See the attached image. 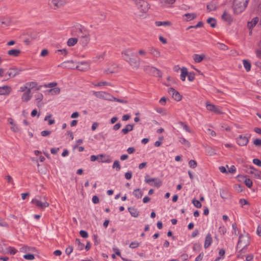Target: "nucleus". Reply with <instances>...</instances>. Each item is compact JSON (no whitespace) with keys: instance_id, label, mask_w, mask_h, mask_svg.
<instances>
[{"instance_id":"4c0bfd02","label":"nucleus","mask_w":261,"mask_h":261,"mask_svg":"<svg viewBox=\"0 0 261 261\" xmlns=\"http://www.w3.org/2000/svg\"><path fill=\"white\" fill-rule=\"evenodd\" d=\"M75 243L77 245V248L79 250H82L84 248V244L82 243L79 239H76Z\"/></svg>"},{"instance_id":"9d476101","label":"nucleus","mask_w":261,"mask_h":261,"mask_svg":"<svg viewBox=\"0 0 261 261\" xmlns=\"http://www.w3.org/2000/svg\"><path fill=\"white\" fill-rule=\"evenodd\" d=\"M168 92L169 94L172 95V97L177 101H180L182 99V96L180 94V93L175 90L173 88H170L168 90Z\"/></svg>"},{"instance_id":"72a5a7b5","label":"nucleus","mask_w":261,"mask_h":261,"mask_svg":"<svg viewBox=\"0 0 261 261\" xmlns=\"http://www.w3.org/2000/svg\"><path fill=\"white\" fill-rule=\"evenodd\" d=\"M128 210L130 215L134 217H137L139 216V212L134 207H129Z\"/></svg>"},{"instance_id":"58836bf2","label":"nucleus","mask_w":261,"mask_h":261,"mask_svg":"<svg viewBox=\"0 0 261 261\" xmlns=\"http://www.w3.org/2000/svg\"><path fill=\"white\" fill-rule=\"evenodd\" d=\"M207 23L210 24L212 28H215L216 25V20L214 18H208L206 20Z\"/></svg>"},{"instance_id":"ddd939ff","label":"nucleus","mask_w":261,"mask_h":261,"mask_svg":"<svg viewBox=\"0 0 261 261\" xmlns=\"http://www.w3.org/2000/svg\"><path fill=\"white\" fill-rule=\"evenodd\" d=\"M246 243H247L248 244V237L242 234L240 235L237 246V249H240V248H242L243 245Z\"/></svg>"},{"instance_id":"680f3d73","label":"nucleus","mask_w":261,"mask_h":261,"mask_svg":"<svg viewBox=\"0 0 261 261\" xmlns=\"http://www.w3.org/2000/svg\"><path fill=\"white\" fill-rule=\"evenodd\" d=\"M5 179L7 180V181L8 183L14 185L13 178L10 175H8L6 176Z\"/></svg>"},{"instance_id":"0e129e2a","label":"nucleus","mask_w":261,"mask_h":261,"mask_svg":"<svg viewBox=\"0 0 261 261\" xmlns=\"http://www.w3.org/2000/svg\"><path fill=\"white\" fill-rule=\"evenodd\" d=\"M81 236L84 238H87L88 237V234L87 231L82 230L80 231Z\"/></svg>"},{"instance_id":"c03bdc74","label":"nucleus","mask_w":261,"mask_h":261,"mask_svg":"<svg viewBox=\"0 0 261 261\" xmlns=\"http://www.w3.org/2000/svg\"><path fill=\"white\" fill-rule=\"evenodd\" d=\"M179 141L182 144L185 145L187 147H189L190 146V142L187 140L185 138L183 137H181L179 139Z\"/></svg>"},{"instance_id":"0eeeda50","label":"nucleus","mask_w":261,"mask_h":261,"mask_svg":"<svg viewBox=\"0 0 261 261\" xmlns=\"http://www.w3.org/2000/svg\"><path fill=\"white\" fill-rule=\"evenodd\" d=\"M250 137L251 135L249 134H246L245 135H240L236 139L237 142L239 146H246L249 142V140Z\"/></svg>"},{"instance_id":"49530a36","label":"nucleus","mask_w":261,"mask_h":261,"mask_svg":"<svg viewBox=\"0 0 261 261\" xmlns=\"http://www.w3.org/2000/svg\"><path fill=\"white\" fill-rule=\"evenodd\" d=\"M149 176L148 175H146L145 177V181L146 183L148 184H151V182L152 181H155L158 178H148Z\"/></svg>"},{"instance_id":"473e14b6","label":"nucleus","mask_w":261,"mask_h":261,"mask_svg":"<svg viewBox=\"0 0 261 261\" xmlns=\"http://www.w3.org/2000/svg\"><path fill=\"white\" fill-rule=\"evenodd\" d=\"M222 18L224 21L228 22L229 23H230L232 20L230 15L226 13V12H224L222 14Z\"/></svg>"},{"instance_id":"a19ab883","label":"nucleus","mask_w":261,"mask_h":261,"mask_svg":"<svg viewBox=\"0 0 261 261\" xmlns=\"http://www.w3.org/2000/svg\"><path fill=\"white\" fill-rule=\"evenodd\" d=\"M205 151L209 155H214L216 154V151L214 149L211 147H207L205 148Z\"/></svg>"},{"instance_id":"864d4df0","label":"nucleus","mask_w":261,"mask_h":261,"mask_svg":"<svg viewBox=\"0 0 261 261\" xmlns=\"http://www.w3.org/2000/svg\"><path fill=\"white\" fill-rule=\"evenodd\" d=\"M189 165L191 168L194 169L197 167V164L195 160H191L189 162Z\"/></svg>"},{"instance_id":"2eb2a0df","label":"nucleus","mask_w":261,"mask_h":261,"mask_svg":"<svg viewBox=\"0 0 261 261\" xmlns=\"http://www.w3.org/2000/svg\"><path fill=\"white\" fill-rule=\"evenodd\" d=\"M75 69L82 71H84L89 69V65L86 62H82L79 63L78 65H76Z\"/></svg>"},{"instance_id":"aec40b11","label":"nucleus","mask_w":261,"mask_h":261,"mask_svg":"<svg viewBox=\"0 0 261 261\" xmlns=\"http://www.w3.org/2000/svg\"><path fill=\"white\" fill-rule=\"evenodd\" d=\"M121 54L123 59L126 61V59H129L130 57L133 56L134 53L130 49H127L123 50Z\"/></svg>"},{"instance_id":"052dcab7","label":"nucleus","mask_w":261,"mask_h":261,"mask_svg":"<svg viewBox=\"0 0 261 261\" xmlns=\"http://www.w3.org/2000/svg\"><path fill=\"white\" fill-rule=\"evenodd\" d=\"M218 44L219 45L218 46V48L219 49L223 50H226L228 49V47L226 45L220 43H218Z\"/></svg>"},{"instance_id":"a18cd8bd","label":"nucleus","mask_w":261,"mask_h":261,"mask_svg":"<svg viewBox=\"0 0 261 261\" xmlns=\"http://www.w3.org/2000/svg\"><path fill=\"white\" fill-rule=\"evenodd\" d=\"M52 117V115L51 114L45 116L44 118V121H48V124L49 125H53L55 123V121L54 119H49Z\"/></svg>"},{"instance_id":"6e6d98bb","label":"nucleus","mask_w":261,"mask_h":261,"mask_svg":"<svg viewBox=\"0 0 261 261\" xmlns=\"http://www.w3.org/2000/svg\"><path fill=\"white\" fill-rule=\"evenodd\" d=\"M73 250V247L72 246H69L65 250L66 253L69 255Z\"/></svg>"},{"instance_id":"f03ea898","label":"nucleus","mask_w":261,"mask_h":261,"mask_svg":"<svg viewBox=\"0 0 261 261\" xmlns=\"http://www.w3.org/2000/svg\"><path fill=\"white\" fill-rule=\"evenodd\" d=\"M32 83V82L26 83L25 85L20 87V91L24 92L21 97L23 101H28L31 98L32 94L31 92L33 88L31 86Z\"/></svg>"},{"instance_id":"f257e3e1","label":"nucleus","mask_w":261,"mask_h":261,"mask_svg":"<svg viewBox=\"0 0 261 261\" xmlns=\"http://www.w3.org/2000/svg\"><path fill=\"white\" fill-rule=\"evenodd\" d=\"M249 0H233V10L236 14H240L246 8Z\"/></svg>"},{"instance_id":"79ce46f5","label":"nucleus","mask_w":261,"mask_h":261,"mask_svg":"<svg viewBox=\"0 0 261 261\" xmlns=\"http://www.w3.org/2000/svg\"><path fill=\"white\" fill-rule=\"evenodd\" d=\"M48 92L51 93L52 95H57L60 93V89L58 87H55L49 90Z\"/></svg>"},{"instance_id":"4be33fe9","label":"nucleus","mask_w":261,"mask_h":261,"mask_svg":"<svg viewBox=\"0 0 261 261\" xmlns=\"http://www.w3.org/2000/svg\"><path fill=\"white\" fill-rule=\"evenodd\" d=\"M43 96L42 94L40 93H37L35 95V97L36 100L37 101V106L39 108H41L43 105V103L42 102H41V101L43 99Z\"/></svg>"},{"instance_id":"4d7b16f0","label":"nucleus","mask_w":261,"mask_h":261,"mask_svg":"<svg viewBox=\"0 0 261 261\" xmlns=\"http://www.w3.org/2000/svg\"><path fill=\"white\" fill-rule=\"evenodd\" d=\"M140 245V243L137 242H133L129 244V247L131 248H136Z\"/></svg>"},{"instance_id":"9b49d317","label":"nucleus","mask_w":261,"mask_h":261,"mask_svg":"<svg viewBox=\"0 0 261 261\" xmlns=\"http://www.w3.org/2000/svg\"><path fill=\"white\" fill-rule=\"evenodd\" d=\"M126 61L132 66L133 68L138 69L140 66V61L133 56L130 57L129 59H126Z\"/></svg>"},{"instance_id":"c85d7f7f","label":"nucleus","mask_w":261,"mask_h":261,"mask_svg":"<svg viewBox=\"0 0 261 261\" xmlns=\"http://www.w3.org/2000/svg\"><path fill=\"white\" fill-rule=\"evenodd\" d=\"M206 7L209 11H215L217 9V3L215 2H212L207 5Z\"/></svg>"},{"instance_id":"09e8293b","label":"nucleus","mask_w":261,"mask_h":261,"mask_svg":"<svg viewBox=\"0 0 261 261\" xmlns=\"http://www.w3.org/2000/svg\"><path fill=\"white\" fill-rule=\"evenodd\" d=\"M179 124L183 127V128L187 132L191 133V131L188 126L184 122L180 121Z\"/></svg>"},{"instance_id":"4468645a","label":"nucleus","mask_w":261,"mask_h":261,"mask_svg":"<svg viewBox=\"0 0 261 261\" xmlns=\"http://www.w3.org/2000/svg\"><path fill=\"white\" fill-rule=\"evenodd\" d=\"M247 172L253 174L256 178L261 179V171L257 170L252 166L249 167Z\"/></svg>"},{"instance_id":"6e6552de","label":"nucleus","mask_w":261,"mask_h":261,"mask_svg":"<svg viewBox=\"0 0 261 261\" xmlns=\"http://www.w3.org/2000/svg\"><path fill=\"white\" fill-rule=\"evenodd\" d=\"M93 94L97 98L113 101V96L107 92L103 91L94 92Z\"/></svg>"},{"instance_id":"7c9ffc66","label":"nucleus","mask_w":261,"mask_h":261,"mask_svg":"<svg viewBox=\"0 0 261 261\" xmlns=\"http://www.w3.org/2000/svg\"><path fill=\"white\" fill-rule=\"evenodd\" d=\"M204 57L205 56L204 55L195 54L193 56V60L196 63H200L203 60Z\"/></svg>"},{"instance_id":"f704fd0d","label":"nucleus","mask_w":261,"mask_h":261,"mask_svg":"<svg viewBox=\"0 0 261 261\" xmlns=\"http://www.w3.org/2000/svg\"><path fill=\"white\" fill-rule=\"evenodd\" d=\"M134 195L138 199L141 198L143 195V192L140 189H136L133 192Z\"/></svg>"},{"instance_id":"cd10ccee","label":"nucleus","mask_w":261,"mask_h":261,"mask_svg":"<svg viewBox=\"0 0 261 261\" xmlns=\"http://www.w3.org/2000/svg\"><path fill=\"white\" fill-rule=\"evenodd\" d=\"M20 53V50L18 49H13L9 50L8 51V54L9 56L13 57H18Z\"/></svg>"},{"instance_id":"37998d69","label":"nucleus","mask_w":261,"mask_h":261,"mask_svg":"<svg viewBox=\"0 0 261 261\" xmlns=\"http://www.w3.org/2000/svg\"><path fill=\"white\" fill-rule=\"evenodd\" d=\"M93 85L94 86L99 87L102 86H112V84L110 83L107 82H99L98 83H93Z\"/></svg>"},{"instance_id":"3c124183","label":"nucleus","mask_w":261,"mask_h":261,"mask_svg":"<svg viewBox=\"0 0 261 261\" xmlns=\"http://www.w3.org/2000/svg\"><path fill=\"white\" fill-rule=\"evenodd\" d=\"M153 182L154 183L150 184V185L156 187L157 188L160 187L162 184V182L160 179H157L155 181Z\"/></svg>"},{"instance_id":"423d86ee","label":"nucleus","mask_w":261,"mask_h":261,"mask_svg":"<svg viewBox=\"0 0 261 261\" xmlns=\"http://www.w3.org/2000/svg\"><path fill=\"white\" fill-rule=\"evenodd\" d=\"M144 70L147 73L155 76L162 77L161 71L156 68L151 66H144L143 67Z\"/></svg>"},{"instance_id":"2f4dec72","label":"nucleus","mask_w":261,"mask_h":261,"mask_svg":"<svg viewBox=\"0 0 261 261\" xmlns=\"http://www.w3.org/2000/svg\"><path fill=\"white\" fill-rule=\"evenodd\" d=\"M188 74V70L186 67H183L181 69L180 79L182 81H185L186 77Z\"/></svg>"},{"instance_id":"bb28decb","label":"nucleus","mask_w":261,"mask_h":261,"mask_svg":"<svg viewBox=\"0 0 261 261\" xmlns=\"http://www.w3.org/2000/svg\"><path fill=\"white\" fill-rule=\"evenodd\" d=\"M106 56V53L103 52L99 55H97L95 57L93 58V61L95 62H101L105 59Z\"/></svg>"},{"instance_id":"a211bd4d","label":"nucleus","mask_w":261,"mask_h":261,"mask_svg":"<svg viewBox=\"0 0 261 261\" xmlns=\"http://www.w3.org/2000/svg\"><path fill=\"white\" fill-rule=\"evenodd\" d=\"M248 244L246 243L243 245L242 248H240V250L238 252L237 257L240 258H243L244 256V254L247 252V247Z\"/></svg>"},{"instance_id":"338daca9","label":"nucleus","mask_w":261,"mask_h":261,"mask_svg":"<svg viewBox=\"0 0 261 261\" xmlns=\"http://www.w3.org/2000/svg\"><path fill=\"white\" fill-rule=\"evenodd\" d=\"M11 129L14 132H18L19 130L18 126L15 123L13 125L11 126Z\"/></svg>"},{"instance_id":"de8ad7c7","label":"nucleus","mask_w":261,"mask_h":261,"mask_svg":"<svg viewBox=\"0 0 261 261\" xmlns=\"http://www.w3.org/2000/svg\"><path fill=\"white\" fill-rule=\"evenodd\" d=\"M113 168H116L117 171L120 170L121 167L120 165L119 161L118 160H116L114 161L113 165Z\"/></svg>"},{"instance_id":"c9c22d12","label":"nucleus","mask_w":261,"mask_h":261,"mask_svg":"<svg viewBox=\"0 0 261 261\" xmlns=\"http://www.w3.org/2000/svg\"><path fill=\"white\" fill-rule=\"evenodd\" d=\"M155 24L156 26L160 27L162 25L164 26H170L171 25V23L169 21H155Z\"/></svg>"},{"instance_id":"a878e982","label":"nucleus","mask_w":261,"mask_h":261,"mask_svg":"<svg viewBox=\"0 0 261 261\" xmlns=\"http://www.w3.org/2000/svg\"><path fill=\"white\" fill-rule=\"evenodd\" d=\"M184 16L186 17L185 20L187 21H191L196 18L197 15L196 13H186Z\"/></svg>"},{"instance_id":"b1692460","label":"nucleus","mask_w":261,"mask_h":261,"mask_svg":"<svg viewBox=\"0 0 261 261\" xmlns=\"http://www.w3.org/2000/svg\"><path fill=\"white\" fill-rule=\"evenodd\" d=\"M100 160H99V162L110 163L112 162L111 158L108 155L100 154Z\"/></svg>"},{"instance_id":"20e7f679","label":"nucleus","mask_w":261,"mask_h":261,"mask_svg":"<svg viewBox=\"0 0 261 261\" xmlns=\"http://www.w3.org/2000/svg\"><path fill=\"white\" fill-rule=\"evenodd\" d=\"M34 203H35L39 208L43 209L49 206L44 196H37L34 198Z\"/></svg>"},{"instance_id":"bf43d9fd","label":"nucleus","mask_w":261,"mask_h":261,"mask_svg":"<svg viewBox=\"0 0 261 261\" xmlns=\"http://www.w3.org/2000/svg\"><path fill=\"white\" fill-rule=\"evenodd\" d=\"M213 112L217 114H222L223 113L222 112L221 109L217 106L215 107V108H214V110L213 111Z\"/></svg>"},{"instance_id":"e2e57ef3","label":"nucleus","mask_w":261,"mask_h":261,"mask_svg":"<svg viewBox=\"0 0 261 261\" xmlns=\"http://www.w3.org/2000/svg\"><path fill=\"white\" fill-rule=\"evenodd\" d=\"M253 144L256 146L261 147V139H256L253 141Z\"/></svg>"},{"instance_id":"6ab92c4d","label":"nucleus","mask_w":261,"mask_h":261,"mask_svg":"<svg viewBox=\"0 0 261 261\" xmlns=\"http://www.w3.org/2000/svg\"><path fill=\"white\" fill-rule=\"evenodd\" d=\"M11 87L8 86L0 87V95H9L11 92Z\"/></svg>"},{"instance_id":"8fccbe9b","label":"nucleus","mask_w":261,"mask_h":261,"mask_svg":"<svg viewBox=\"0 0 261 261\" xmlns=\"http://www.w3.org/2000/svg\"><path fill=\"white\" fill-rule=\"evenodd\" d=\"M216 106L213 104L209 103L208 102L206 103V108L207 110L211 112H213Z\"/></svg>"},{"instance_id":"69168bd1","label":"nucleus","mask_w":261,"mask_h":261,"mask_svg":"<svg viewBox=\"0 0 261 261\" xmlns=\"http://www.w3.org/2000/svg\"><path fill=\"white\" fill-rule=\"evenodd\" d=\"M50 134L51 132L49 130H43L41 132V135L42 137L48 136Z\"/></svg>"},{"instance_id":"5fc2aeb1","label":"nucleus","mask_w":261,"mask_h":261,"mask_svg":"<svg viewBox=\"0 0 261 261\" xmlns=\"http://www.w3.org/2000/svg\"><path fill=\"white\" fill-rule=\"evenodd\" d=\"M244 182L247 187L250 188L252 186V180L249 178H246Z\"/></svg>"},{"instance_id":"c756f323","label":"nucleus","mask_w":261,"mask_h":261,"mask_svg":"<svg viewBox=\"0 0 261 261\" xmlns=\"http://www.w3.org/2000/svg\"><path fill=\"white\" fill-rule=\"evenodd\" d=\"M134 125L133 124H127L125 128H123L121 130V132L124 134H127L129 132L132 131L133 129Z\"/></svg>"},{"instance_id":"393cba45","label":"nucleus","mask_w":261,"mask_h":261,"mask_svg":"<svg viewBox=\"0 0 261 261\" xmlns=\"http://www.w3.org/2000/svg\"><path fill=\"white\" fill-rule=\"evenodd\" d=\"M212 242V238L211 234L210 233H208L205 240V242L204 244V247L205 249L207 248L211 244Z\"/></svg>"},{"instance_id":"1a4fd4ad","label":"nucleus","mask_w":261,"mask_h":261,"mask_svg":"<svg viewBox=\"0 0 261 261\" xmlns=\"http://www.w3.org/2000/svg\"><path fill=\"white\" fill-rule=\"evenodd\" d=\"M22 71V69L18 68H10L7 72V80L11 77H14L15 76L19 74Z\"/></svg>"},{"instance_id":"f8f14e48","label":"nucleus","mask_w":261,"mask_h":261,"mask_svg":"<svg viewBox=\"0 0 261 261\" xmlns=\"http://www.w3.org/2000/svg\"><path fill=\"white\" fill-rule=\"evenodd\" d=\"M259 20V18L257 17H254L252 20L250 21H248L247 23V27L249 30V35H251L252 32V30L253 28L256 25L257 23Z\"/></svg>"},{"instance_id":"39448f33","label":"nucleus","mask_w":261,"mask_h":261,"mask_svg":"<svg viewBox=\"0 0 261 261\" xmlns=\"http://www.w3.org/2000/svg\"><path fill=\"white\" fill-rule=\"evenodd\" d=\"M135 5L137 9L142 13H146L149 9V4L144 0H135Z\"/></svg>"},{"instance_id":"5701e85b","label":"nucleus","mask_w":261,"mask_h":261,"mask_svg":"<svg viewBox=\"0 0 261 261\" xmlns=\"http://www.w3.org/2000/svg\"><path fill=\"white\" fill-rule=\"evenodd\" d=\"M62 64L65 67L69 69H75L76 65L75 64L74 62L72 60L65 61L63 62Z\"/></svg>"},{"instance_id":"13d9d810","label":"nucleus","mask_w":261,"mask_h":261,"mask_svg":"<svg viewBox=\"0 0 261 261\" xmlns=\"http://www.w3.org/2000/svg\"><path fill=\"white\" fill-rule=\"evenodd\" d=\"M189 81L192 82L195 79V74L193 72H188L187 75Z\"/></svg>"},{"instance_id":"e433bc0d","label":"nucleus","mask_w":261,"mask_h":261,"mask_svg":"<svg viewBox=\"0 0 261 261\" xmlns=\"http://www.w3.org/2000/svg\"><path fill=\"white\" fill-rule=\"evenodd\" d=\"M78 39L76 38H69L67 42L69 46H72L77 42Z\"/></svg>"},{"instance_id":"412c9836","label":"nucleus","mask_w":261,"mask_h":261,"mask_svg":"<svg viewBox=\"0 0 261 261\" xmlns=\"http://www.w3.org/2000/svg\"><path fill=\"white\" fill-rule=\"evenodd\" d=\"M90 39V36L83 37L80 38V43L83 47H86L89 43Z\"/></svg>"},{"instance_id":"603ef678","label":"nucleus","mask_w":261,"mask_h":261,"mask_svg":"<svg viewBox=\"0 0 261 261\" xmlns=\"http://www.w3.org/2000/svg\"><path fill=\"white\" fill-rule=\"evenodd\" d=\"M192 203L197 208H200L202 206L200 201L196 199H194L192 200Z\"/></svg>"},{"instance_id":"774afa93","label":"nucleus","mask_w":261,"mask_h":261,"mask_svg":"<svg viewBox=\"0 0 261 261\" xmlns=\"http://www.w3.org/2000/svg\"><path fill=\"white\" fill-rule=\"evenodd\" d=\"M253 163L257 165L259 167H261V161L258 159H254L253 160Z\"/></svg>"},{"instance_id":"f3484780","label":"nucleus","mask_w":261,"mask_h":261,"mask_svg":"<svg viewBox=\"0 0 261 261\" xmlns=\"http://www.w3.org/2000/svg\"><path fill=\"white\" fill-rule=\"evenodd\" d=\"M77 35L80 38L83 37H85L86 36H90L89 31L84 27H81L79 28Z\"/></svg>"},{"instance_id":"7ed1b4c3","label":"nucleus","mask_w":261,"mask_h":261,"mask_svg":"<svg viewBox=\"0 0 261 261\" xmlns=\"http://www.w3.org/2000/svg\"><path fill=\"white\" fill-rule=\"evenodd\" d=\"M66 0H48V7L54 10H57L67 4Z\"/></svg>"},{"instance_id":"ea45409f","label":"nucleus","mask_w":261,"mask_h":261,"mask_svg":"<svg viewBox=\"0 0 261 261\" xmlns=\"http://www.w3.org/2000/svg\"><path fill=\"white\" fill-rule=\"evenodd\" d=\"M243 65L245 69L247 71H249L251 69V63L246 60H244L243 61Z\"/></svg>"},{"instance_id":"dca6fc26","label":"nucleus","mask_w":261,"mask_h":261,"mask_svg":"<svg viewBox=\"0 0 261 261\" xmlns=\"http://www.w3.org/2000/svg\"><path fill=\"white\" fill-rule=\"evenodd\" d=\"M149 53L154 58H158L161 57V54L159 49L154 47L149 48Z\"/></svg>"}]
</instances>
